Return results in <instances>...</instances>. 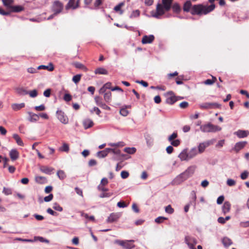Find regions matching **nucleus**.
I'll return each mask as SVG.
<instances>
[{
  "label": "nucleus",
  "instance_id": "1",
  "mask_svg": "<svg viewBox=\"0 0 249 249\" xmlns=\"http://www.w3.org/2000/svg\"><path fill=\"white\" fill-rule=\"evenodd\" d=\"M215 5H205L202 4L192 5L191 0L185 1L183 6L185 12H190L192 15H207L214 10Z\"/></svg>",
  "mask_w": 249,
  "mask_h": 249
},
{
  "label": "nucleus",
  "instance_id": "2",
  "mask_svg": "<svg viewBox=\"0 0 249 249\" xmlns=\"http://www.w3.org/2000/svg\"><path fill=\"white\" fill-rule=\"evenodd\" d=\"M200 130L203 132H215L221 130V128L211 123L203 124L200 126Z\"/></svg>",
  "mask_w": 249,
  "mask_h": 249
},
{
  "label": "nucleus",
  "instance_id": "3",
  "mask_svg": "<svg viewBox=\"0 0 249 249\" xmlns=\"http://www.w3.org/2000/svg\"><path fill=\"white\" fill-rule=\"evenodd\" d=\"M134 240H116L114 243L122 246L124 248L126 249H132L135 248V245L133 244Z\"/></svg>",
  "mask_w": 249,
  "mask_h": 249
},
{
  "label": "nucleus",
  "instance_id": "4",
  "mask_svg": "<svg viewBox=\"0 0 249 249\" xmlns=\"http://www.w3.org/2000/svg\"><path fill=\"white\" fill-rule=\"evenodd\" d=\"M215 141V139H213L200 143L198 145V150L199 154H202L203 153L207 147L213 144Z\"/></svg>",
  "mask_w": 249,
  "mask_h": 249
},
{
  "label": "nucleus",
  "instance_id": "5",
  "mask_svg": "<svg viewBox=\"0 0 249 249\" xmlns=\"http://www.w3.org/2000/svg\"><path fill=\"white\" fill-rule=\"evenodd\" d=\"M63 9V4L58 0H55L53 2L52 6V10L54 13V15H57L61 13Z\"/></svg>",
  "mask_w": 249,
  "mask_h": 249
},
{
  "label": "nucleus",
  "instance_id": "6",
  "mask_svg": "<svg viewBox=\"0 0 249 249\" xmlns=\"http://www.w3.org/2000/svg\"><path fill=\"white\" fill-rule=\"evenodd\" d=\"M219 105L216 103H204L199 105V107L202 109L217 108Z\"/></svg>",
  "mask_w": 249,
  "mask_h": 249
},
{
  "label": "nucleus",
  "instance_id": "7",
  "mask_svg": "<svg viewBox=\"0 0 249 249\" xmlns=\"http://www.w3.org/2000/svg\"><path fill=\"white\" fill-rule=\"evenodd\" d=\"M173 91H169L166 93V103L170 105H173L178 101Z\"/></svg>",
  "mask_w": 249,
  "mask_h": 249
},
{
  "label": "nucleus",
  "instance_id": "8",
  "mask_svg": "<svg viewBox=\"0 0 249 249\" xmlns=\"http://www.w3.org/2000/svg\"><path fill=\"white\" fill-rule=\"evenodd\" d=\"M80 0H69L65 6L66 10H74L79 7Z\"/></svg>",
  "mask_w": 249,
  "mask_h": 249
},
{
  "label": "nucleus",
  "instance_id": "9",
  "mask_svg": "<svg viewBox=\"0 0 249 249\" xmlns=\"http://www.w3.org/2000/svg\"><path fill=\"white\" fill-rule=\"evenodd\" d=\"M57 119L63 124L69 123V119L65 113L62 110H57L56 112Z\"/></svg>",
  "mask_w": 249,
  "mask_h": 249
},
{
  "label": "nucleus",
  "instance_id": "10",
  "mask_svg": "<svg viewBox=\"0 0 249 249\" xmlns=\"http://www.w3.org/2000/svg\"><path fill=\"white\" fill-rule=\"evenodd\" d=\"M166 11L164 5L158 3L156 7V12L153 16L156 18H159L160 16L163 15Z\"/></svg>",
  "mask_w": 249,
  "mask_h": 249
},
{
  "label": "nucleus",
  "instance_id": "11",
  "mask_svg": "<svg viewBox=\"0 0 249 249\" xmlns=\"http://www.w3.org/2000/svg\"><path fill=\"white\" fill-rule=\"evenodd\" d=\"M185 242L190 249H196L194 248L197 244V241L195 238L190 236H186L185 237Z\"/></svg>",
  "mask_w": 249,
  "mask_h": 249
},
{
  "label": "nucleus",
  "instance_id": "12",
  "mask_svg": "<svg viewBox=\"0 0 249 249\" xmlns=\"http://www.w3.org/2000/svg\"><path fill=\"white\" fill-rule=\"evenodd\" d=\"M155 37L153 35L149 36H144L142 39V44H148L151 43L154 40Z\"/></svg>",
  "mask_w": 249,
  "mask_h": 249
},
{
  "label": "nucleus",
  "instance_id": "13",
  "mask_svg": "<svg viewBox=\"0 0 249 249\" xmlns=\"http://www.w3.org/2000/svg\"><path fill=\"white\" fill-rule=\"evenodd\" d=\"M189 176V172H182L176 179L178 183H180L188 178Z\"/></svg>",
  "mask_w": 249,
  "mask_h": 249
},
{
  "label": "nucleus",
  "instance_id": "14",
  "mask_svg": "<svg viewBox=\"0 0 249 249\" xmlns=\"http://www.w3.org/2000/svg\"><path fill=\"white\" fill-rule=\"evenodd\" d=\"M120 214L118 213H112L107 219V222L112 223L117 221L120 217Z\"/></svg>",
  "mask_w": 249,
  "mask_h": 249
},
{
  "label": "nucleus",
  "instance_id": "15",
  "mask_svg": "<svg viewBox=\"0 0 249 249\" xmlns=\"http://www.w3.org/2000/svg\"><path fill=\"white\" fill-rule=\"evenodd\" d=\"M19 152L15 149H12L9 153V156L12 160L15 161L19 158Z\"/></svg>",
  "mask_w": 249,
  "mask_h": 249
},
{
  "label": "nucleus",
  "instance_id": "16",
  "mask_svg": "<svg viewBox=\"0 0 249 249\" xmlns=\"http://www.w3.org/2000/svg\"><path fill=\"white\" fill-rule=\"evenodd\" d=\"M247 144L246 142H237L235 144L234 150L236 152H238L239 151H240L241 149L243 148L245 145Z\"/></svg>",
  "mask_w": 249,
  "mask_h": 249
},
{
  "label": "nucleus",
  "instance_id": "17",
  "mask_svg": "<svg viewBox=\"0 0 249 249\" xmlns=\"http://www.w3.org/2000/svg\"><path fill=\"white\" fill-rule=\"evenodd\" d=\"M47 70L49 71H52L54 70L53 65L52 63H50L48 66L40 65L37 67V70Z\"/></svg>",
  "mask_w": 249,
  "mask_h": 249
},
{
  "label": "nucleus",
  "instance_id": "18",
  "mask_svg": "<svg viewBox=\"0 0 249 249\" xmlns=\"http://www.w3.org/2000/svg\"><path fill=\"white\" fill-rule=\"evenodd\" d=\"M178 157L181 160H189L187 150L186 149L183 150L178 155Z\"/></svg>",
  "mask_w": 249,
  "mask_h": 249
},
{
  "label": "nucleus",
  "instance_id": "19",
  "mask_svg": "<svg viewBox=\"0 0 249 249\" xmlns=\"http://www.w3.org/2000/svg\"><path fill=\"white\" fill-rule=\"evenodd\" d=\"M83 124L85 129H86L92 127L93 125V122L89 119H86L84 120Z\"/></svg>",
  "mask_w": 249,
  "mask_h": 249
},
{
  "label": "nucleus",
  "instance_id": "20",
  "mask_svg": "<svg viewBox=\"0 0 249 249\" xmlns=\"http://www.w3.org/2000/svg\"><path fill=\"white\" fill-rule=\"evenodd\" d=\"M189 160L193 158L199 154L198 150L196 147L192 148L188 152Z\"/></svg>",
  "mask_w": 249,
  "mask_h": 249
},
{
  "label": "nucleus",
  "instance_id": "21",
  "mask_svg": "<svg viewBox=\"0 0 249 249\" xmlns=\"http://www.w3.org/2000/svg\"><path fill=\"white\" fill-rule=\"evenodd\" d=\"M29 115V121L31 122H36L39 120V115L32 112H28Z\"/></svg>",
  "mask_w": 249,
  "mask_h": 249
},
{
  "label": "nucleus",
  "instance_id": "22",
  "mask_svg": "<svg viewBox=\"0 0 249 249\" xmlns=\"http://www.w3.org/2000/svg\"><path fill=\"white\" fill-rule=\"evenodd\" d=\"M172 1L173 0H162V4L164 5L165 11H169L171 7Z\"/></svg>",
  "mask_w": 249,
  "mask_h": 249
},
{
  "label": "nucleus",
  "instance_id": "23",
  "mask_svg": "<svg viewBox=\"0 0 249 249\" xmlns=\"http://www.w3.org/2000/svg\"><path fill=\"white\" fill-rule=\"evenodd\" d=\"M24 8L21 5H15L11 7V11L12 12L18 13L23 11Z\"/></svg>",
  "mask_w": 249,
  "mask_h": 249
},
{
  "label": "nucleus",
  "instance_id": "24",
  "mask_svg": "<svg viewBox=\"0 0 249 249\" xmlns=\"http://www.w3.org/2000/svg\"><path fill=\"white\" fill-rule=\"evenodd\" d=\"M230 203L228 201L225 202L222 207L223 212L226 214L230 212Z\"/></svg>",
  "mask_w": 249,
  "mask_h": 249
},
{
  "label": "nucleus",
  "instance_id": "25",
  "mask_svg": "<svg viewBox=\"0 0 249 249\" xmlns=\"http://www.w3.org/2000/svg\"><path fill=\"white\" fill-rule=\"evenodd\" d=\"M235 134L240 138H245L246 137L249 132L245 130H239L236 132Z\"/></svg>",
  "mask_w": 249,
  "mask_h": 249
},
{
  "label": "nucleus",
  "instance_id": "26",
  "mask_svg": "<svg viewBox=\"0 0 249 249\" xmlns=\"http://www.w3.org/2000/svg\"><path fill=\"white\" fill-rule=\"evenodd\" d=\"M94 73L95 74H98L107 75L108 74V71L105 68H102V67H100V68H97L95 70Z\"/></svg>",
  "mask_w": 249,
  "mask_h": 249
},
{
  "label": "nucleus",
  "instance_id": "27",
  "mask_svg": "<svg viewBox=\"0 0 249 249\" xmlns=\"http://www.w3.org/2000/svg\"><path fill=\"white\" fill-rule=\"evenodd\" d=\"M109 152H110V148H106L103 151L98 152L97 156L99 158H104L107 156Z\"/></svg>",
  "mask_w": 249,
  "mask_h": 249
},
{
  "label": "nucleus",
  "instance_id": "28",
  "mask_svg": "<svg viewBox=\"0 0 249 249\" xmlns=\"http://www.w3.org/2000/svg\"><path fill=\"white\" fill-rule=\"evenodd\" d=\"M124 5V2H122L119 4L114 7V10L116 12H119L120 15H122L124 13V11L121 9V8Z\"/></svg>",
  "mask_w": 249,
  "mask_h": 249
},
{
  "label": "nucleus",
  "instance_id": "29",
  "mask_svg": "<svg viewBox=\"0 0 249 249\" xmlns=\"http://www.w3.org/2000/svg\"><path fill=\"white\" fill-rule=\"evenodd\" d=\"M12 108L15 111H17L25 107V104L23 103L20 104H14L12 105Z\"/></svg>",
  "mask_w": 249,
  "mask_h": 249
},
{
  "label": "nucleus",
  "instance_id": "30",
  "mask_svg": "<svg viewBox=\"0 0 249 249\" xmlns=\"http://www.w3.org/2000/svg\"><path fill=\"white\" fill-rule=\"evenodd\" d=\"M16 92L20 95H25L28 94V91L23 88H17L16 89Z\"/></svg>",
  "mask_w": 249,
  "mask_h": 249
},
{
  "label": "nucleus",
  "instance_id": "31",
  "mask_svg": "<svg viewBox=\"0 0 249 249\" xmlns=\"http://www.w3.org/2000/svg\"><path fill=\"white\" fill-rule=\"evenodd\" d=\"M13 137L17 143L18 145L22 146L24 145V143H23L22 140L21 139V138L19 137V136L18 134H13Z\"/></svg>",
  "mask_w": 249,
  "mask_h": 249
},
{
  "label": "nucleus",
  "instance_id": "32",
  "mask_svg": "<svg viewBox=\"0 0 249 249\" xmlns=\"http://www.w3.org/2000/svg\"><path fill=\"white\" fill-rule=\"evenodd\" d=\"M172 9H173V11L174 13H177V14H179L181 10V7H180V5H179V4H178L177 3H174L172 5Z\"/></svg>",
  "mask_w": 249,
  "mask_h": 249
},
{
  "label": "nucleus",
  "instance_id": "33",
  "mask_svg": "<svg viewBox=\"0 0 249 249\" xmlns=\"http://www.w3.org/2000/svg\"><path fill=\"white\" fill-rule=\"evenodd\" d=\"M111 92L110 91H108L104 94V98L105 101L107 103H109L111 101Z\"/></svg>",
  "mask_w": 249,
  "mask_h": 249
},
{
  "label": "nucleus",
  "instance_id": "34",
  "mask_svg": "<svg viewBox=\"0 0 249 249\" xmlns=\"http://www.w3.org/2000/svg\"><path fill=\"white\" fill-rule=\"evenodd\" d=\"M222 243L225 247H228L231 245L232 241L230 238L224 237L222 240Z\"/></svg>",
  "mask_w": 249,
  "mask_h": 249
},
{
  "label": "nucleus",
  "instance_id": "35",
  "mask_svg": "<svg viewBox=\"0 0 249 249\" xmlns=\"http://www.w3.org/2000/svg\"><path fill=\"white\" fill-rule=\"evenodd\" d=\"M124 151L128 154H133L136 152V149L135 147H126Z\"/></svg>",
  "mask_w": 249,
  "mask_h": 249
},
{
  "label": "nucleus",
  "instance_id": "36",
  "mask_svg": "<svg viewBox=\"0 0 249 249\" xmlns=\"http://www.w3.org/2000/svg\"><path fill=\"white\" fill-rule=\"evenodd\" d=\"M13 0H2L4 5L11 9V7L13 6L12 4L13 3Z\"/></svg>",
  "mask_w": 249,
  "mask_h": 249
},
{
  "label": "nucleus",
  "instance_id": "37",
  "mask_svg": "<svg viewBox=\"0 0 249 249\" xmlns=\"http://www.w3.org/2000/svg\"><path fill=\"white\" fill-rule=\"evenodd\" d=\"M95 102L97 105L100 107L101 105L104 103L102 97L100 96H95L94 98Z\"/></svg>",
  "mask_w": 249,
  "mask_h": 249
},
{
  "label": "nucleus",
  "instance_id": "38",
  "mask_svg": "<svg viewBox=\"0 0 249 249\" xmlns=\"http://www.w3.org/2000/svg\"><path fill=\"white\" fill-rule=\"evenodd\" d=\"M69 146L68 144L64 143H63L62 147L59 148V150L61 151L68 152L69 151Z\"/></svg>",
  "mask_w": 249,
  "mask_h": 249
},
{
  "label": "nucleus",
  "instance_id": "39",
  "mask_svg": "<svg viewBox=\"0 0 249 249\" xmlns=\"http://www.w3.org/2000/svg\"><path fill=\"white\" fill-rule=\"evenodd\" d=\"M81 215L89 220L94 221V217L92 215L89 216L87 213H85L82 212H81Z\"/></svg>",
  "mask_w": 249,
  "mask_h": 249
},
{
  "label": "nucleus",
  "instance_id": "40",
  "mask_svg": "<svg viewBox=\"0 0 249 249\" xmlns=\"http://www.w3.org/2000/svg\"><path fill=\"white\" fill-rule=\"evenodd\" d=\"M28 94H29L31 97L35 98L37 96L38 93L37 90L34 89L31 91H30L29 92L28 91Z\"/></svg>",
  "mask_w": 249,
  "mask_h": 249
},
{
  "label": "nucleus",
  "instance_id": "41",
  "mask_svg": "<svg viewBox=\"0 0 249 249\" xmlns=\"http://www.w3.org/2000/svg\"><path fill=\"white\" fill-rule=\"evenodd\" d=\"M2 193L5 195H10L12 193V191L11 188L4 187L3 189Z\"/></svg>",
  "mask_w": 249,
  "mask_h": 249
},
{
  "label": "nucleus",
  "instance_id": "42",
  "mask_svg": "<svg viewBox=\"0 0 249 249\" xmlns=\"http://www.w3.org/2000/svg\"><path fill=\"white\" fill-rule=\"evenodd\" d=\"M81 75L76 74L72 77V81L74 83H75V84H77L80 81V80L81 79Z\"/></svg>",
  "mask_w": 249,
  "mask_h": 249
},
{
  "label": "nucleus",
  "instance_id": "43",
  "mask_svg": "<svg viewBox=\"0 0 249 249\" xmlns=\"http://www.w3.org/2000/svg\"><path fill=\"white\" fill-rule=\"evenodd\" d=\"M165 211L167 213L169 214H172L174 212V209L172 208L170 205H169L165 207Z\"/></svg>",
  "mask_w": 249,
  "mask_h": 249
},
{
  "label": "nucleus",
  "instance_id": "44",
  "mask_svg": "<svg viewBox=\"0 0 249 249\" xmlns=\"http://www.w3.org/2000/svg\"><path fill=\"white\" fill-rule=\"evenodd\" d=\"M178 137V133L177 132H174L172 134L169 136L168 140L169 142L174 140Z\"/></svg>",
  "mask_w": 249,
  "mask_h": 249
},
{
  "label": "nucleus",
  "instance_id": "45",
  "mask_svg": "<svg viewBox=\"0 0 249 249\" xmlns=\"http://www.w3.org/2000/svg\"><path fill=\"white\" fill-rule=\"evenodd\" d=\"M53 209L59 212H61L63 210L62 207H61L58 204L56 203L53 204Z\"/></svg>",
  "mask_w": 249,
  "mask_h": 249
},
{
  "label": "nucleus",
  "instance_id": "46",
  "mask_svg": "<svg viewBox=\"0 0 249 249\" xmlns=\"http://www.w3.org/2000/svg\"><path fill=\"white\" fill-rule=\"evenodd\" d=\"M73 66L78 69H83L85 68V67L82 63L79 62H75L73 64Z\"/></svg>",
  "mask_w": 249,
  "mask_h": 249
},
{
  "label": "nucleus",
  "instance_id": "47",
  "mask_svg": "<svg viewBox=\"0 0 249 249\" xmlns=\"http://www.w3.org/2000/svg\"><path fill=\"white\" fill-rule=\"evenodd\" d=\"M110 152H112L115 154L120 155L121 157H123L124 156V155L123 154L121 155V151L119 149L110 148Z\"/></svg>",
  "mask_w": 249,
  "mask_h": 249
},
{
  "label": "nucleus",
  "instance_id": "48",
  "mask_svg": "<svg viewBox=\"0 0 249 249\" xmlns=\"http://www.w3.org/2000/svg\"><path fill=\"white\" fill-rule=\"evenodd\" d=\"M167 218L163 216H159L155 219V221L157 223H161L163 220H166Z\"/></svg>",
  "mask_w": 249,
  "mask_h": 249
},
{
  "label": "nucleus",
  "instance_id": "49",
  "mask_svg": "<svg viewBox=\"0 0 249 249\" xmlns=\"http://www.w3.org/2000/svg\"><path fill=\"white\" fill-rule=\"evenodd\" d=\"M170 142H171V144L174 146H178L180 143V141L178 139L173 140L172 141H171Z\"/></svg>",
  "mask_w": 249,
  "mask_h": 249
},
{
  "label": "nucleus",
  "instance_id": "50",
  "mask_svg": "<svg viewBox=\"0 0 249 249\" xmlns=\"http://www.w3.org/2000/svg\"><path fill=\"white\" fill-rule=\"evenodd\" d=\"M112 195V193H105V192L102 193L100 195V197L101 198L104 197H109Z\"/></svg>",
  "mask_w": 249,
  "mask_h": 249
},
{
  "label": "nucleus",
  "instance_id": "51",
  "mask_svg": "<svg viewBox=\"0 0 249 249\" xmlns=\"http://www.w3.org/2000/svg\"><path fill=\"white\" fill-rule=\"evenodd\" d=\"M179 106L181 108H186L188 107L189 104L187 102L184 101L180 103Z\"/></svg>",
  "mask_w": 249,
  "mask_h": 249
},
{
  "label": "nucleus",
  "instance_id": "52",
  "mask_svg": "<svg viewBox=\"0 0 249 249\" xmlns=\"http://www.w3.org/2000/svg\"><path fill=\"white\" fill-rule=\"evenodd\" d=\"M53 195L52 194H51L48 196H45L44 198V200L45 202H49L53 199Z\"/></svg>",
  "mask_w": 249,
  "mask_h": 249
},
{
  "label": "nucleus",
  "instance_id": "53",
  "mask_svg": "<svg viewBox=\"0 0 249 249\" xmlns=\"http://www.w3.org/2000/svg\"><path fill=\"white\" fill-rule=\"evenodd\" d=\"M35 109L37 111H43L45 109V107L44 105H41L39 106H36Z\"/></svg>",
  "mask_w": 249,
  "mask_h": 249
},
{
  "label": "nucleus",
  "instance_id": "54",
  "mask_svg": "<svg viewBox=\"0 0 249 249\" xmlns=\"http://www.w3.org/2000/svg\"><path fill=\"white\" fill-rule=\"evenodd\" d=\"M227 184L229 186H232L235 184V181L232 179H228L227 181Z\"/></svg>",
  "mask_w": 249,
  "mask_h": 249
},
{
  "label": "nucleus",
  "instance_id": "55",
  "mask_svg": "<svg viewBox=\"0 0 249 249\" xmlns=\"http://www.w3.org/2000/svg\"><path fill=\"white\" fill-rule=\"evenodd\" d=\"M45 180V178L42 177H36V180L39 183H43Z\"/></svg>",
  "mask_w": 249,
  "mask_h": 249
},
{
  "label": "nucleus",
  "instance_id": "56",
  "mask_svg": "<svg viewBox=\"0 0 249 249\" xmlns=\"http://www.w3.org/2000/svg\"><path fill=\"white\" fill-rule=\"evenodd\" d=\"M120 113L123 116H126L128 114V111L125 108H122L120 111Z\"/></svg>",
  "mask_w": 249,
  "mask_h": 249
},
{
  "label": "nucleus",
  "instance_id": "57",
  "mask_svg": "<svg viewBox=\"0 0 249 249\" xmlns=\"http://www.w3.org/2000/svg\"><path fill=\"white\" fill-rule=\"evenodd\" d=\"M57 175L61 179H63L66 177L65 172H57Z\"/></svg>",
  "mask_w": 249,
  "mask_h": 249
},
{
  "label": "nucleus",
  "instance_id": "58",
  "mask_svg": "<svg viewBox=\"0 0 249 249\" xmlns=\"http://www.w3.org/2000/svg\"><path fill=\"white\" fill-rule=\"evenodd\" d=\"M51 89H48L44 91L43 95L44 96H45L46 97H49L51 95Z\"/></svg>",
  "mask_w": 249,
  "mask_h": 249
},
{
  "label": "nucleus",
  "instance_id": "59",
  "mask_svg": "<svg viewBox=\"0 0 249 249\" xmlns=\"http://www.w3.org/2000/svg\"><path fill=\"white\" fill-rule=\"evenodd\" d=\"M75 191L77 195H79L82 197H83V192L81 189L79 188L78 187H75Z\"/></svg>",
  "mask_w": 249,
  "mask_h": 249
},
{
  "label": "nucleus",
  "instance_id": "60",
  "mask_svg": "<svg viewBox=\"0 0 249 249\" xmlns=\"http://www.w3.org/2000/svg\"><path fill=\"white\" fill-rule=\"evenodd\" d=\"M41 171H52L53 169L51 167H48L46 166L42 167L40 169Z\"/></svg>",
  "mask_w": 249,
  "mask_h": 249
},
{
  "label": "nucleus",
  "instance_id": "61",
  "mask_svg": "<svg viewBox=\"0 0 249 249\" xmlns=\"http://www.w3.org/2000/svg\"><path fill=\"white\" fill-rule=\"evenodd\" d=\"M64 99L67 102H69L71 100V96L69 94H65L64 96Z\"/></svg>",
  "mask_w": 249,
  "mask_h": 249
},
{
  "label": "nucleus",
  "instance_id": "62",
  "mask_svg": "<svg viewBox=\"0 0 249 249\" xmlns=\"http://www.w3.org/2000/svg\"><path fill=\"white\" fill-rule=\"evenodd\" d=\"M249 172H242L240 175L241 178L242 179H245L248 178Z\"/></svg>",
  "mask_w": 249,
  "mask_h": 249
},
{
  "label": "nucleus",
  "instance_id": "63",
  "mask_svg": "<svg viewBox=\"0 0 249 249\" xmlns=\"http://www.w3.org/2000/svg\"><path fill=\"white\" fill-rule=\"evenodd\" d=\"M139 15H140V11H139V10H137L134 11L133 12V13L131 15L130 17L131 18L137 17H139Z\"/></svg>",
  "mask_w": 249,
  "mask_h": 249
},
{
  "label": "nucleus",
  "instance_id": "64",
  "mask_svg": "<svg viewBox=\"0 0 249 249\" xmlns=\"http://www.w3.org/2000/svg\"><path fill=\"white\" fill-rule=\"evenodd\" d=\"M124 166V163L123 162H120L117 164L116 167V170L117 171H119V170H121Z\"/></svg>",
  "mask_w": 249,
  "mask_h": 249
}]
</instances>
